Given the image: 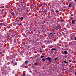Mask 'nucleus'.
<instances>
[{"label":"nucleus","instance_id":"nucleus-34","mask_svg":"<svg viewBox=\"0 0 76 76\" xmlns=\"http://www.w3.org/2000/svg\"><path fill=\"white\" fill-rule=\"evenodd\" d=\"M75 3H76V0H74Z\"/></svg>","mask_w":76,"mask_h":76},{"label":"nucleus","instance_id":"nucleus-3","mask_svg":"<svg viewBox=\"0 0 76 76\" xmlns=\"http://www.w3.org/2000/svg\"><path fill=\"white\" fill-rule=\"evenodd\" d=\"M54 33H51L49 35V36L50 37H51V36H52L53 35V34H54Z\"/></svg>","mask_w":76,"mask_h":76},{"label":"nucleus","instance_id":"nucleus-10","mask_svg":"<svg viewBox=\"0 0 76 76\" xmlns=\"http://www.w3.org/2000/svg\"><path fill=\"white\" fill-rule=\"evenodd\" d=\"M51 11L52 12H53V13H54V10L53 9H52L51 10Z\"/></svg>","mask_w":76,"mask_h":76},{"label":"nucleus","instance_id":"nucleus-26","mask_svg":"<svg viewBox=\"0 0 76 76\" xmlns=\"http://www.w3.org/2000/svg\"><path fill=\"white\" fill-rule=\"evenodd\" d=\"M58 10L56 11V13H58Z\"/></svg>","mask_w":76,"mask_h":76},{"label":"nucleus","instance_id":"nucleus-37","mask_svg":"<svg viewBox=\"0 0 76 76\" xmlns=\"http://www.w3.org/2000/svg\"><path fill=\"white\" fill-rule=\"evenodd\" d=\"M15 15V14L14 13H12V15Z\"/></svg>","mask_w":76,"mask_h":76},{"label":"nucleus","instance_id":"nucleus-12","mask_svg":"<svg viewBox=\"0 0 76 76\" xmlns=\"http://www.w3.org/2000/svg\"><path fill=\"white\" fill-rule=\"evenodd\" d=\"M70 38L71 40H72V39H73V37L71 36L70 37Z\"/></svg>","mask_w":76,"mask_h":76},{"label":"nucleus","instance_id":"nucleus-40","mask_svg":"<svg viewBox=\"0 0 76 76\" xmlns=\"http://www.w3.org/2000/svg\"><path fill=\"white\" fill-rule=\"evenodd\" d=\"M14 41L15 42L16 41V40H14Z\"/></svg>","mask_w":76,"mask_h":76},{"label":"nucleus","instance_id":"nucleus-36","mask_svg":"<svg viewBox=\"0 0 76 76\" xmlns=\"http://www.w3.org/2000/svg\"><path fill=\"white\" fill-rule=\"evenodd\" d=\"M75 76H76V72H75Z\"/></svg>","mask_w":76,"mask_h":76},{"label":"nucleus","instance_id":"nucleus-23","mask_svg":"<svg viewBox=\"0 0 76 76\" xmlns=\"http://www.w3.org/2000/svg\"><path fill=\"white\" fill-rule=\"evenodd\" d=\"M22 25V23H20V24L18 25L19 26H20Z\"/></svg>","mask_w":76,"mask_h":76},{"label":"nucleus","instance_id":"nucleus-22","mask_svg":"<svg viewBox=\"0 0 76 76\" xmlns=\"http://www.w3.org/2000/svg\"><path fill=\"white\" fill-rule=\"evenodd\" d=\"M20 19H21V20H23V17H21Z\"/></svg>","mask_w":76,"mask_h":76},{"label":"nucleus","instance_id":"nucleus-19","mask_svg":"<svg viewBox=\"0 0 76 76\" xmlns=\"http://www.w3.org/2000/svg\"><path fill=\"white\" fill-rule=\"evenodd\" d=\"M43 57H44V56H42V55L41 56L40 58H42Z\"/></svg>","mask_w":76,"mask_h":76},{"label":"nucleus","instance_id":"nucleus-44","mask_svg":"<svg viewBox=\"0 0 76 76\" xmlns=\"http://www.w3.org/2000/svg\"><path fill=\"white\" fill-rule=\"evenodd\" d=\"M17 21H19V20H17Z\"/></svg>","mask_w":76,"mask_h":76},{"label":"nucleus","instance_id":"nucleus-21","mask_svg":"<svg viewBox=\"0 0 76 76\" xmlns=\"http://www.w3.org/2000/svg\"><path fill=\"white\" fill-rule=\"evenodd\" d=\"M44 12L45 14H47V13H46V11H44Z\"/></svg>","mask_w":76,"mask_h":76},{"label":"nucleus","instance_id":"nucleus-8","mask_svg":"<svg viewBox=\"0 0 76 76\" xmlns=\"http://www.w3.org/2000/svg\"><path fill=\"white\" fill-rule=\"evenodd\" d=\"M53 19H56V18L55 17L53 16V18H52Z\"/></svg>","mask_w":76,"mask_h":76},{"label":"nucleus","instance_id":"nucleus-24","mask_svg":"<svg viewBox=\"0 0 76 76\" xmlns=\"http://www.w3.org/2000/svg\"><path fill=\"white\" fill-rule=\"evenodd\" d=\"M64 62L65 63H67V62H66V61H64Z\"/></svg>","mask_w":76,"mask_h":76},{"label":"nucleus","instance_id":"nucleus-14","mask_svg":"<svg viewBox=\"0 0 76 76\" xmlns=\"http://www.w3.org/2000/svg\"><path fill=\"white\" fill-rule=\"evenodd\" d=\"M56 30H57V31H60V29H59V28H56Z\"/></svg>","mask_w":76,"mask_h":76},{"label":"nucleus","instance_id":"nucleus-15","mask_svg":"<svg viewBox=\"0 0 76 76\" xmlns=\"http://www.w3.org/2000/svg\"><path fill=\"white\" fill-rule=\"evenodd\" d=\"M58 57L55 58V61H56L57 60V59H58Z\"/></svg>","mask_w":76,"mask_h":76},{"label":"nucleus","instance_id":"nucleus-27","mask_svg":"<svg viewBox=\"0 0 76 76\" xmlns=\"http://www.w3.org/2000/svg\"><path fill=\"white\" fill-rule=\"evenodd\" d=\"M69 63H70L71 62V60H69Z\"/></svg>","mask_w":76,"mask_h":76},{"label":"nucleus","instance_id":"nucleus-9","mask_svg":"<svg viewBox=\"0 0 76 76\" xmlns=\"http://www.w3.org/2000/svg\"><path fill=\"white\" fill-rule=\"evenodd\" d=\"M25 73L24 72H23V74L22 75V76H25Z\"/></svg>","mask_w":76,"mask_h":76},{"label":"nucleus","instance_id":"nucleus-1","mask_svg":"<svg viewBox=\"0 0 76 76\" xmlns=\"http://www.w3.org/2000/svg\"><path fill=\"white\" fill-rule=\"evenodd\" d=\"M75 4L73 2H72L69 4V7H74L75 6Z\"/></svg>","mask_w":76,"mask_h":76},{"label":"nucleus","instance_id":"nucleus-2","mask_svg":"<svg viewBox=\"0 0 76 76\" xmlns=\"http://www.w3.org/2000/svg\"><path fill=\"white\" fill-rule=\"evenodd\" d=\"M46 60H49V62H50V63H51V61H52V60L51 59V58H50V57H48V58H46Z\"/></svg>","mask_w":76,"mask_h":76},{"label":"nucleus","instance_id":"nucleus-30","mask_svg":"<svg viewBox=\"0 0 76 76\" xmlns=\"http://www.w3.org/2000/svg\"><path fill=\"white\" fill-rule=\"evenodd\" d=\"M48 18H49V19H50V16H48Z\"/></svg>","mask_w":76,"mask_h":76},{"label":"nucleus","instance_id":"nucleus-42","mask_svg":"<svg viewBox=\"0 0 76 76\" xmlns=\"http://www.w3.org/2000/svg\"><path fill=\"white\" fill-rule=\"evenodd\" d=\"M46 0V1H48V0Z\"/></svg>","mask_w":76,"mask_h":76},{"label":"nucleus","instance_id":"nucleus-17","mask_svg":"<svg viewBox=\"0 0 76 76\" xmlns=\"http://www.w3.org/2000/svg\"><path fill=\"white\" fill-rule=\"evenodd\" d=\"M67 51L65 50V51H64V54H67Z\"/></svg>","mask_w":76,"mask_h":76},{"label":"nucleus","instance_id":"nucleus-33","mask_svg":"<svg viewBox=\"0 0 76 76\" xmlns=\"http://www.w3.org/2000/svg\"><path fill=\"white\" fill-rule=\"evenodd\" d=\"M30 59H31L32 58V57H30Z\"/></svg>","mask_w":76,"mask_h":76},{"label":"nucleus","instance_id":"nucleus-39","mask_svg":"<svg viewBox=\"0 0 76 76\" xmlns=\"http://www.w3.org/2000/svg\"><path fill=\"white\" fill-rule=\"evenodd\" d=\"M8 28H10V26H9Z\"/></svg>","mask_w":76,"mask_h":76},{"label":"nucleus","instance_id":"nucleus-20","mask_svg":"<svg viewBox=\"0 0 76 76\" xmlns=\"http://www.w3.org/2000/svg\"><path fill=\"white\" fill-rule=\"evenodd\" d=\"M25 63H26V64H28V62L27 61H25Z\"/></svg>","mask_w":76,"mask_h":76},{"label":"nucleus","instance_id":"nucleus-25","mask_svg":"<svg viewBox=\"0 0 76 76\" xmlns=\"http://www.w3.org/2000/svg\"><path fill=\"white\" fill-rule=\"evenodd\" d=\"M61 21L62 22H64V20H61Z\"/></svg>","mask_w":76,"mask_h":76},{"label":"nucleus","instance_id":"nucleus-28","mask_svg":"<svg viewBox=\"0 0 76 76\" xmlns=\"http://www.w3.org/2000/svg\"><path fill=\"white\" fill-rule=\"evenodd\" d=\"M75 40H76V37H75Z\"/></svg>","mask_w":76,"mask_h":76},{"label":"nucleus","instance_id":"nucleus-32","mask_svg":"<svg viewBox=\"0 0 76 76\" xmlns=\"http://www.w3.org/2000/svg\"><path fill=\"white\" fill-rule=\"evenodd\" d=\"M40 52H42V50H40Z\"/></svg>","mask_w":76,"mask_h":76},{"label":"nucleus","instance_id":"nucleus-13","mask_svg":"<svg viewBox=\"0 0 76 76\" xmlns=\"http://www.w3.org/2000/svg\"><path fill=\"white\" fill-rule=\"evenodd\" d=\"M34 65H35V66H38V64H37V63H34Z\"/></svg>","mask_w":76,"mask_h":76},{"label":"nucleus","instance_id":"nucleus-4","mask_svg":"<svg viewBox=\"0 0 76 76\" xmlns=\"http://www.w3.org/2000/svg\"><path fill=\"white\" fill-rule=\"evenodd\" d=\"M51 50H54V51H56L57 49L54 48H53L51 49Z\"/></svg>","mask_w":76,"mask_h":76},{"label":"nucleus","instance_id":"nucleus-16","mask_svg":"<svg viewBox=\"0 0 76 76\" xmlns=\"http://www.w3.org/2000/svg\"><path fill=\"white\" fill-rule=\"evenodd\" d=\"M4 25V23H1L0 24V25Z\"/></svg>","mask_w":76,"mask_h":76},{"label":"nucleus","instance_id":"nucleus-41","mask_svg":"<svg viewBox=\"0 0 76 76\" xmlns=\"http://www.w3.org/2000/svg\"><path fill=\"white\" fill-rule=\"evenodd\" d=\"M64 69V70H66V69Z\"/></svg>","mask_w":76,"mask_h":76},{"label":"nucleus","instance_id":"nucleus-6","mask_svg":"<svg viewBox=\"0 0 76 76\" xmlns=\"http://www.w3.org/2000/svg\"><path fill=\"white\" fill-rule=\"evenodd\" d=\"M53 28L52 29V31H54V30H55V28L54 27H53Z\"/></svg>","mask_w":76,"mask_h":76},{"label":"nucleus","instance_id":"nucleus-7","mask_svg":"<svg viewBox=\"0 0 76 76\" xmlns=\"http://www.w3.org/2000/svg\"><path fill=\"white\" fill-rule=\"evenodd\" d=\"M16 65H17V63H16V62H14L13 66H16Z\"/></svg>","mask_w":76,"mask_h":76},{"label":"nucleus","instance_id":"nucleus-38","mask_svg":"<svg viewBox=\"0 0 76 76\" xmlns=\"http://www.w3.org/2000/svg\"><path fill=\"white\" fill-rule=\"evenodd\" d=\"M62 50H65V49H62Z\"/></svg>","mask_w":76,"mask_h":76},{"label":"nucleus","instance_id":"nucleus-46","mask_svg":"<svg viewBox=\"0 0 76 76\" xmlns=\"http://www.w3.org/2000/svg\"><path fill=\"white\" fill-rule=\"evenodd\" d=\"M53 22H54V21H53Z\"/></svg>","mask_w":76,"mask_h":76},{"label":"nucleus","instance_id":"nucleus-43","mask_svg":"<svg viewBox=\"0 0 76 76\" xmlns=\"http://www.w3.org/2000/svg\"><path fill=\"white\" fill-rule=\"evenodd\" d=\"M24 37H26V36H24Z\"/></svg>","mask_w":76,"mask_h":76},{"label":"nucleus","instance_id":"nucleus-5","mask_svg":"<svg viewBox=\"0 0 76 76\" xmlns=\"http://www.w3.org/2000/svg\"><path fill=\"white\" fill-rule=\"evenodd\" d=\"M11 63L12 64V65H14V63H15V62L14 61H12L11 62Z\"/></svg>","mask_w":76,"mask_h":76},{"label":"nucleus","instance_id":"nucleus-29","mask_svg":"<svg viewBox=\"0 0 76 76\" xmlns=\"http://www.w3.org/2000/svg\"><path fill=\"white\" fill-rule=\"evenodd\" d=\"M37 57H38V56H37V55H36V56H35V57H36V58H37Z\"/></svg>","mask_w":76,"mask_h":76},{"label":"nucleus","instance_id":"nucleus-35","mask_svg":"<svg viewBox=\"0 0 76 76\" xmlns=\"http://www.w3.org/2000/svg\"><path fill=\"white\" fill-rule=\"evenodd\" d=\"M31 6H33V5H32V4L31 5Z\"/></svg>","mask_w":76,"mask_h":76},{"label":"nucleus","instance_id":"nucleus-31","mask_svg":"<svg viewBox=\"0 0 76 76\" xmlns=\"http://www.w3.org/2000/svg\"><path fill=\"white\" fill-rule=\"evenodd\" d=\"M0 54H2V52H0Z\"/></svg>","mask_w":76,"mask_h":76},{"label":"nucleus","instance_id":"nucleus-11","mask_svg":"<svg viewBox=\"0 0 76 76\" xmlns=\"http://www.w3.org/2000/svg\"><path fill=\"white\" fill-rule=\"evenodd\" d=\"M75 23V21L72 20V24H74V23Z\"/></svg>","mask_w":76,"mask_h":76},{"label":"nucleus","instance_id":"nucleus-45","mask_svg":"<svg viewBox=\"0 0 76 76\" xmlns=\"http://www.w3.org/2000/svg\"><path fill=\"white\" fill-rule=\"evenodd\" d=\"M73 42H75V41H73Z\"/></svg>","mask_w":76,"mask_h":76},{"label":"nucleus","instance_id":"nucleus-18","mask_svg":"<svg viewBox=\"0 0 76 76\" xmlns=\"http://www.w3.org/2000/svg\"><path fill=\"white\" fill-rule=\"evenodd\" d=\"M46 60V59H44V58H43L42 59V60H43V61H45V60Z\"/></svg>","mask_w":76,"mask_h":76}]
</instances>
